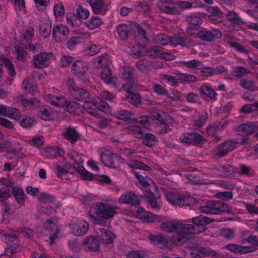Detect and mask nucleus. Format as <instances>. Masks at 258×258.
I'll list each match as a JSON object with an SVG mask.
<instances>
[{"instance_id": "1", "label": "nucleus", "mask_w": 258, "mask_h": 258, "mask_svg": "<svg viewBox=\"0 0 258 258\" xmlns=\"http://www.w3.org/2000/svg\"><path fill=\"white\" fill-rule=\"evenodd\" d=\"M93 209L95 215L90 214V216L93 220V223L97 225H104L105 224L104 220L111 219L117 214V207L108 203H98Z\"/></svg>"}, {"instance_id": "2", "label": "nucleus", "mask_w": 258, "mask_h": 258, "mask_svg": "<svg viewBox=\"0 0 258 258\" xmlns=\"http://www.w3.org/2000/svg\"><path fill=\"white\" fill-rule=\"evenodd\" d=\"M183 251L189 258H203L209 256L216 257L220 255L218 251L208 248L201 247L197 243L191 242L187 244Z\"/></svg>"}, {"instance_id": "3", "label": "nucleus", "mask_w": 258, "mask_h": 258, "mask_svg": "<svg viewBox=\"0 0 258 258\" xmlns=\"http://www.w3.org/2000/svg\"><path fill=\"white\" fill-rule=\"evenodd\" d=\"M120 72L121 77L127 82L123 86V89L125 91H131L132 88H136L138 84L136 82L135 71L133 68L124 66L120 68Z\"/></svg>"}, {"instance_id": "4", "label": "nucleus", "mask_w": 258, "mask_h": 258, "mask_svg": "<svg viewBox=\"0 0 258 258\" xmlns=\"http://www.w3.org/2000/svg\"><path fill=\"white\" fill-rule=\"evenodd\" d=\"M82 107L90 114L97 116L99 111H104L109 106L106 102L99 99L93 101H85Z\"/></svg>"}, {"instance_id": "5", "label": "nucleus", "mask_w": 258, "mask_h": 258, "mask_svg": "<svg viewBox=\"0 0 258 258\" xmlns=\"http://www.w3.org/2000/svg\"><path fill=\"white\" fill-rule=\"evenodd\" d=\"M196 229L195 226L178 222V243H184L189 239L190 235L201 232Z\"/></svg>"}, {"instance_id": "6", "label": "nucleus", "mask_w": 258, "mask_h": 258, "mask_svg": "<svg viewBox=\"0 0 258 258\" xmlns=\"http://www.w3.org/2000/svg\"><path fill=\"white\" fill-rule=\"evenodd\" d=\"M101 161L106 166L117 168L123 162V159L116 154L109 151L103 152L100 155Z\"/></svg>"}, {"instance_id": "7", "label": "nucleus", "mask_w": 258, "mask_h": 258, "mask_svg": "<svg viewBox=\"0 0 258 258\" xmlns=\"http://www.w3.org/2000/svg\"><path fill=\"white\" fill-rule=\"evenodd\" d=\"M124 155L130 160L128 165L132 168H136L137 169H142L145 171H149L151 167L144 163L140 162L137 160H134L137 158V153L132 149L126 148L123 151Z\"/></svg>"}, {"instance_id": "8", "label": "nucleus", "mask_w": 258, "mask_h": 258, "mask_svg": "<svg viewBox=\"0 0 258 258\" xmlns=\"http://www.w3.org/2000/svg\"><path fill=\"white\" fill-rule=\"evenodd\" d=\"M52 53L45 52L33 55L31 60V64L36 69L45 68L50 64V57Z\"/></svg>"}, {"instance_id": "9", "label": "nucleus", "mask_w": 258, "mask_h": 258, "mask_svg": "<svg viewBox=\"0 0 258 258\" xmlns=\"http://www.w3.org/2000/svg\"><path fill=\"white\" fill-rule=\"evenodd\" d=\"M95 231L98 240L105 245L112 243L115 238V234L108 229L96 227Z\"/></svg>"}, {"instance_id": "10", "label": "nucleus", "mask_w": 258, "mask_h": 258, "mask_svg": "<svg viewBox=\"0 0 258 258\" xmlns=\"http://www.w3.org/2000/svg\"><path fill=\"white\" fill-rule=\"evenodd\" d=\"M69 30L63 25H54L52 28V37L57 42H61L68 38Z\"/></svg>"}, {"instance_id": "11", "label": "nucleus", "mask_w": 258, "mask_h": 258, "mask_svg": "<svg viewBox=\"0 0 258 258\" xmlns=\"http://www.w3.org/2000/svg\"><path fill=\"white\" fill-rule=\"evenodd\" d=\"M71 232L77 236H82L87 232L89 224L84 220H77L70 224Z\"/></svg>"}, {"instance_id": "12", "label": "nucleus", "mask_w": 258, "mask_h": 258, "mask_svg": "<svg viewBox=\"0 0 258 258\" xmlns=\"http://www.w3.org/2000/svg\"><path fill=\"white\" fill-rule=\"evenodd\" d=\"M44 227L46 230L54 232L53 235H50L49 236L51 243H52L54 240L57 238L58 234L59 233V229L57 218L55 217H53L47 220L44 224Z\"/></svg>"}, {"instance_id": "13", "label": "nucleus", "mask_w": 258, "mask_h": 258, "mask_svg": "<svg viewBox=\"0 0 258 258\" xmlns=\"http://www.w3.org/2000/svg\"><path fill=\"white\" fill-rule=\"evenodd\" d=\"M157 6L161 12L167 14H174L177 11V4L171 0L159 1Z\"/></svg>"}, {"instance_id": "14", "label": "nucleus", "mask_w": 258, "mask_h": 258, "mask_svg": "<svg viewBox=\"0 0 258 258\" xmlns=\"http://www.w3.org/2000/svg\"><path fill=\"white\" fill-rule=\"evenodd\" d=\"M82 246L87 251H98L99 250V240L94 236H89L86 238L82 242Z\"/></svg>"}, {"instance_id": "15", "label": "nucleus", "mask_w": 258, "mask_h": 258, "mask_svg": "<svg viewBox=\"0 0 258 258\" xmlns=\"http://www.w3.org/2000/svg\"><path fill=\"white\" fill-rule=\"evenodd\" d=\"M120 204H130L137 206L140 205L138 197L133 191H128L122 195L118 199Z\"/></svg>"}, {"instance_id": "16", "label": "nucleus", "mask_w": 258, "mask_h": 258, "mask_svg": "<svg viewBox=\"0 0 258 258\" xmlns=\"http://www.w3.org/2000/svg\"><path fill=\"white\" fill-rule=\"evenodd\" d=\"M95 14H105L108 10V6L103 0H87Z\"/></svg>"}, {"instance_id": "17", "label": "nucleus", "mask_w": 258, "mask_h": 258, "mask_svg": "<svg viewBox=\"0 0 258 258\" xmlns=\"http://www.w3.org/2000/svg\"><path fill=\"white\" fill-rule=\"evenodd\" d=\"M0 115L6 116L15 120L20 119V112L17 109L0 105Z\"/></svg>"}, {"instance_id": "18", "label": "nucleus", "mask_w": 258, "mask_h": 258, "mask_svg": "<svg viewBox=\"0 0 258 258\" xmlns=\"http://www.w3.org/2000/svg\"><path fill=\"white\" fill-rule=\"evenodd\" d=\"M198 37L204 41H212L216 38H220L222 37V33L216 30H213L212 32L202 30L198 33Z\"/></svg>"}, {"instance_id": "19", "label": "nucleus", "mask_w": 258, "mask_h": 258, "mask_svg": "<svg viewBox=\"0 0 258 258\" xmlns=\"http://www.w3.org/2000/svg\"><path fill=\"white\" fill-rule=\"evenodd\" d=\"M72 71L74 75L81 78L86 75L88 67L84 62L81 61H76L73 64Z\"/></svg>"}, {"instance_id": "20", "label": "nucleus", "mask_w": 258, "mask_h": 258, "mask_svg": "<svg viewBox=\"0 0 258 258\" xmlns=\"http://www.w3.org/2000/svg\"><path fill=\"white\" fill-rule=\"evenodd\" d=\"M225 248L229 251L238 254H244L247 252H252L254 250L253 247L250 246H242L234 244H229L225 246Z\"/></svg>"}, {"instance_id": "21", "label": "nucleus", "mask_w": 258, "mask_h": 258, "mask_svg": "<svg viewBox=\"0 0 258 258\" xmlns=\"http://www.w3.org/2000/svg\"><path fill=\"white\" fill-rule=\"evenodd\" d=\"M160 228L166 233H176L177 232V221L175 220H167L160 224Z\"/></svg>"}, {"instance_id": "22", "label": "nucleus", "mask_w": 258, "mask_h": 258, "mask_svg": "<svg viewBox=\"0 0 258 258\" xmlns=\"http://www.w3.org/2000/svg\"><path fill=\"white\" fill-rule=\"evenodd\" d=\"M236 143L232 141H227L221 144L218 148L217 155L222 157L228 153L233 151L236 147Z\"/></svg>"}, {"instance_id": "23", "label": "nucleus", "mask_w": 258, "mask_h": 258, "mask_svg": "<svg viewBox=\"0 0 258 258\" xmlns=\"http://www.w3.org/2000/svg\"><path fill=\"white\" fill-rule=\"evenodd\" d=\"M154 40L156 43L162 45H165L169 43L176 45L177 44V38L176 37L169 38L167 35L164 34H159L154 37Z\"/></svg>"}, {"instance_id": "24", "label": "nucleus", "mask_w": 258, "mask_h": 258, "mask_svg": "<svg viewBox=\"0 0 258 258\" xmlns=\"http://www.w3.org/2000/svg\"><path fill=\"white\" fill-rule=\"evenodd\" d=\"M63 136L66 139L70 141L72 144L80 139V134L74 127H72L65 128Z\"/></svg>"}, {"instance_id": "25", "label": "nucleus", "mask_w": 258, "mask_h": 258, "mask_svg": "<svg viewBox=\"0 0 258 258\" xmlns=\"http://www.w3.org/2000/svg\"><path fill=\"white\" fill-rule=\"evenodd\" d=\"M70 94L75 99L79 100H86L90 96L88 91L78 86L75 89H73Z\"/></svg>"}, {"instance_id": "26", "label": "nucleus", "mask_w": 258, "mask_h": 258, "mask_svg": "<svg viewBox=\"0 0 258 258\" xmlns=\"http://www.w3.org/2000/svg\"><path fill=\"white\" fill-rule=\"evenodd\" d=\"M100 77L104 82L108 84H114L117 78L112 76L111 71L108 68H104L101 71Z\"/></svg>"}, {"instance_id": "27", "label": "nucleus", "mask_w": 258, "mask_h": 258, "mask_svg": "<svg viewBox=\"0 0 258 258\" xmlns=\"http://www.w3.org/2000/svg\"><path fill=\"white\" fill-rule=\"evenodd\" d=\"M213 221L221 222V220H215L203 215H200L199 216L194 217L191 219V222L194 224H195L196 226H204Z\"/></svg>"}, {"instance_id": "28", "label": "nucleus", "mask_w": 258, "mask_h": 258, "mask_svg": "<svg viewBox=\"0 0 258 258\" xmlns=\"http://www.w3.org/2000/svg\"><path fill=\"white\" fill-rule=\"evenodd\" d=\"M216 169L219 171L221 175H229L236 173V169L228 164H219L216 166Z\"/></svg>"}, {"instance_id": "29", "label": "nucleus", "mask_w": 258, "mask_h": 258, "mask_svg": "<svg viewBox=\"0 0 258 258\" xmlns=\"http://www.w3.org/2000/svg\"><path fill=\"white\" fill-rule=\"evenodd\" d=\"M135 38L140 44L145 45L148 42L145 31L140 26L136 27Z\"/></svg>"}, {"instance_id": "30", "label": "nucleus", "mask_w": 258, "mask_h": 258, "mask_svg": "<svg viewBox=\"0 0 258 258\" xmlns=\"http://www.w3.org/2000/svg\"><path fill=\"white\" fill-rule=\"evenodd\" d=\"M12 193L16 201L20 205H23L26 201V195L22 189L17 187H13Z\"/></svg>"}, {"instance_id": "31", "label": "nucleus", "mask_w": 258, "mask_h": 258, "mask_svg": "<svg viewBox=\"0 0 258 258\" xmlns=\"http://www.w3.org/2000/svg\"><path fill=\"white\" fill-rule=\"evenodd\" d=\"M226 17L229 22L235 24H245L246 25L248 24L243 21V20L240 17H239L238 14L234 11L228 12L226 14ZM250 23H251L249 24Z\"/></svg>"}, {"instance_id": "32", "label": "nucleus", "mask_w": 258, "mask_h": 258, "mask_svg": "<svg viewBox=\"0 0 258 258\" xmlns=\"http://www.w3.org/2000/svg\"><path fill=\"white\" fill-rule=\"evenodd\" d=\"M103 23V20L98 16H93L86 22V26L93 30L101 26Z\"/></svg>"}, {"instance_id": "33", "label": "nucleus", "mask_w": 258, "mask_h": 258, "mask_svg": "<svg viewBox=\"0 0 258 258\" xmlns=\"http://www.w3.org/2000/svg\"><path fill=\"white\" fill-rule=\"evenodd\" d=\"M256 129V126L253 124L245 123L240 125L237 127V131L242 135H248L252 134Z\"/></svg>"}, {"instance_id": "34", "label": "nucleus", "mask_w": 258, "mask_h": 258, "mask_svg": "<svg viewBox=\"0 0 258 258\" xmlns=\"http://www.w3.org/2000/svg\"><path fill=\"white\" fill-rule=\"evenodd\" d=\"M136 88H132L131 91H126L128 93L126 98L127 101L134 105H138L141 103V97L138 93H135Z\"/></svg>"}, {"instance_id": "35", "label": "nucleus", "mask_w": 258, "mask_h": 258, "mask_svg": "<svg viewBox=\"0 0 258 258\" xmlns=\"http://www.w3.org/2000/svg\"><path fill=\"white\" fill-rule=\"evenodd\" d=\"M22 86L26 94H33L36 91V85L30 79H25L23 82Z\"/></svg>"}, {"instance_id": "36", "label": "nucleus", "mask_w": 258, "mask_h": 258, "mask_svg": "<svg viewBox=\"0 0 258 258\" xmlns=\"http://www.w3.org/2000/svg\"><path fill=\"white\" fill-rule=\"evenodd\" d=\"M67 111L70 113L76 114L79 113V110L82 106L76 101H65L64 107Z\"/></svg>"}, {"instance_id": "37", "label": "nucleus", "mask_w": 258, "mask_h": 258, "mask_svg": "<svg viewBox=\"0 0 258 258\" xmlns=\"http://www.w3.org/2000/svg\"><path fill=\"white\" fill-rule=\"evenodd\" d=\"M49 102L53 105L57 107H64L65 105V98L62 96L50 95L48 97Z\"/></svg>"}, {"instance_id": "38", "label": "nucleus", "mask_w": 258, "mask_h": 258, "mask_svg": "<svg viewBox=\"0 0 258 258\" xmlns=\"http://www.w3.org/2000/svg\"><path fill=\"white\" fill-rule=\"evenodd\" d=\"M148 238L154 244H160L162 245H165L167 244V240L162 234H150L149 235Z\"/></svg>"}, {"instance_id": "39", "label": "nucleus", "mask_w": 258, "mask_h": 258, "mask_svg": "<svg viewBox=\"0 0 258 258\" xmlns=\"http://www.w3.org/2000/svg\"><path fill=\"white\" fill-rule=\"evenodd\" d=\"M202 212L205 214H215V201H210L200 208Z\"/></svg>"}, {"instance_id": "40", "label": "nucleus", "mask_w": 258, "mask_h": 258, "mask_svg": "<svg viewBox=\"0 0 258 258\" xmlns=\"http://www.w3.org/2000/svg\"><path fill=\"white\" fill-rule=\"evenodd\" d=\"M178 81L183 84L191 83L197 81V78L195 76L188 74L178 73Z\"/></svg>"}, {"instance_id": "41", "label": "nucleus", "mask_w": 258, "mask_h": 258, "mask_svg": "<svg viewBox=\"0 0 258 258\" xmlns=\"http://www.w3.org/2000/svg\"><path fill=\"white\" fill-rule=\"evenodd\" d=\"M117 33L122 40H125L128 37V29L126 25L122 24L119 25L116 28Z\"/></svg>"}, {"instance_id": "42", "label": "nucleus", "mask_w": 258, "mask_h": 258, "mask_svg": "<svg viewBox=\"0 0 258 258\" xmlns=\"http://www.w3.org/2000/svg\"><path fill=\"white\" fill-rule=\"evenodd\" d=\"M143 143L145 146L149 147H152L157 142L156 137L153 134H145L142 140Z\"/></svg>"}, {"instance_id": "43", "label": "nucleus", "mask_w": 258, "mask_h": 258, "mask_svg": "<svg viewBox=\"0 0 258 258\" xmlns=\"http://www.w3.org/2000/svg\"><path fill=\"white\" fill-rule=\"evenodd\" d=\"M250 73V71L246 68L241 67H236L231 71V75L238 78L243 77Z\"/></svg>"}, {"instance_id": "44", "label": "nucleus", "mask_w": 258, "mask_h": 258, "mask_svg": "<svg viewBox=\"0 0 258 258\" xmlns=\"http://www.w3.org/2000/svg\"><path fill=\"white\" fill-rule=\"evenodd\" d=\"M37 114L42 119L48 120L50 117V109L48 107H40L38 108Z\"/></svg>"}, {"instance_id": "45", "label": "nucleus", "mask_w": 258, "mask_h": 258, "mask_svg": "<svg viewBox=\"0 0 258 258\" xmlns=\"http://www.w3.org/2000/svg\"><path fill=\"white\" fill-rule=\"evenodd\" d=\"M215 214H218L220 212L229 213L231 211V208L225 203L220 201H215Z\"/></svg>"}, {"instance_id": "46", "label": "nucleus", "mask_w": 258, "mask_h": 258, "mask_svg": "<svg viewBox=\"0 0 258 258\" xmlns=\"http://www.w3.org/2000/svg\"><path fill=\"white\" fill-rule=\"evenodd\" d=\"M108 57L107 53H105L101 56L98 57L95 61V66L96 68H99L107 65Z\"/></svg>"}, {"instance_id": "47", "label": "nucleus", "mask_w": 258, "mask_h": 258, "mask_svg": "<svg viewBox=\"0 0 258 258\" xmlns=\"http://www.w3.org/2000/svg\"><path fill=\"white\" fill-rule=\"evenodd\" d=\"M200 92L211 99H215L216 96V93L213 89L208 86H201Z\"/></svg>"}, {"instance_id": "48", "label": "nucleus", "mask_w": 258, "mask_h": 258, "mask_svg": "<svg viewBox=\"0 0 258 258\" xmlns=\"http://www.w3.org/2000/svg\"><path fill=\"white\" fill-rule=\"evenodd\" d=\"M69 166H70V164H66V167H62L61 166L57 165L56 166L57 177L62 179L63 180H68L69 178L66 177V175L68 173Z\"/></svg>"}, {"instance_id": "49", "label": "nucleus", "mask_w": 258, "mask_h": 258, "mask_svg": "<svg viewBox=\"0 0 258 258\" xmlns=\"http://www.w3.org/2000/svg\"><path fill=\"white\" fill-rule=\"evenodd\" d=\"M9 239L8 241V244L10 247L14 249H18L20 245V241L16 235H8Z\"/></svg>"}, {"instance_id": "50", "label": "nucleus", "mask_w": 258, "mask_h": 258, "mask_svg": "<svg viewBox=\"0 0 258 258\" xmlns=\"http://www.w3.org/2000/svg\"><path fill=\"white\" fill-rule=\"evenodd\" d=\"M51 29V27L49 23H42L39 26L40 33L44 38H47L50 35Z\"/></svg>"}, {"instance_id": "51", "label": "nucleus", "mask_w": 258, "mask_h": 258, "mask_svg": "<svg viewBox=\"0 0 258 258\" xmlns=\"http://www.w3.org/2000/svg\"><path fill=\"white\" fill-rule=\"evenodd\" d=\"M258 109V101L253 104H248L242 106L239 111L241 113H251Z\"/></svg>"}, {"instance_id": "52", "label": "nucleus", "mask_w": 258, "mask_h": 258, "mask_svg": "<svg viewBox=\"0 0 258 258\" xmlns=\"http://www.w3.org/2000/svg\"><path fill=\"white\" fill-rule=\"evenodd\" d=\"M144 45L139 44L135 46H134L131 51V53L134 55H136L138 57L143 56L145 53Z\"/></svg>"}, {"instance_id": "53", "label": "nucleus", "mask_w": 258, "mask_h": 258, "mask_svg": "<svg viewBox=\"0 0 258 258\" xmlns=\"http://www.w3.org/2000/svg\"><path fill=\"white\" fill-rule=\"evenodd\" d=\"M208 119V114L206 112H203L200 115L198 119L195 121V126L201 127L204 126Z\"/></svg>"}, {"instance_id": "54", "label": "nucleus", "mask_w": 258, "mask_h": 258, "mask_svg": "<svg viewBox=\"0 0 258 258\" xmlns=\"http://www.w3.org/2000/svg\"><path fill=\"white\" fill-rule=\"evenodd\" d=\"M18 100L21 102L22 105L24 107H30L33 106L34 104L38 102V100L36 98L27 99L23 98L22 96H20L18 98Z\"/></svg>"}, {"instance_id": "55", "label": "nucleus", "mask_w": 258, "mask_h": 258, "mask_svg": "<svg viewBox=\"0 0 258 258\" xmlns=\"http://www.w3.org/2000/svg\"><path fill=\"white\" fill-rule=\"evenodd\" d=\"M10 188L3 187L0 188V202H4L11 197Z\"/></svg>"}, {"instance_id": "56", "label": "nucleus", "mask_w": 258, "mask_h": 258, "mask_svg": "<svg viewBox=\"0 0 258 258\" xmlns=\"http://www.w3.org/2000/svg\"><path fill=\"white\" fill-rule=\"evenodd\" d=\"M76 14L81 19H86L89 16V11L79 5L76 9Z\"/></svg>"}, {"instance_id": "57", "label": "nucleus", "mask_w": 258, "mask_h": 258, "mask_svg": "<svg viewBox=\"0 0 258 258\" xmlns=\"http://www.w3.org/2000/svg\"><path fill=\"white\" fill-rule=\"evenodd\" d=\"M133 114L128 111L121 110L116 112V116L120 119L129 120L132 118Z\"/></svg>"}, {"instance_id": "58", "label": "nucleus", "mask_w": 258, "mask_h": 258, "mask_svg": "<svg viewBox=\"0 0 258 258\" xmlns=\"http://www.w3.org/2000/svg\"><path fill=\"white\" fill-rule=\"evenodd\" d=\"M162 49L160 46L155 45L150 48L147 52L148 55L153 57H156L161 53Z\"/></svg>"}, {"instance_id": "59", "label": "nucleus", "mask_w": 258, "mask_h": 258, "mask_svg": "<svg viewBox=\"0 0 258 258\" xmlns=\"http://www.w3.org/2000/svg\"><path fill=\"white\" fill-rule=\"evenodd\" d=\"M3 63L4 66L6 67L9 75L11 76H15L16 73L14 66L11 61L9 59L5 58L3 61Z\"/></svg>"}, {"instance_id": "60", "label": "nucleus", "mask_w": 258, "mask_h": 258, "mask_svg": "<svg viewBox=\"0 0 258 258\" xmlns=\"http://www.w3.org/2000/svg\"><path fill=\"white\" fill-rule=\"evenodd\" d=\"M127 258H149L148 256L142 251H132L126 254Z\"/></svg>"}, {"instance_id": "61", "label": "nucleus", "mask_w": 258, "mask_h": 258, "mask_svg": "<svg viewBox=\"0 0 258 258\" xmlns=\"http://www.w3.org/2000/svg\"><path fill=\"white\" fill-rule=\"evenodd\" d=\"M255 83L250 80L242 79L240 80V86L245 89H252L255 87Z\"/></svg>"}, {"instance_id": "62", "label": "nucleus", "mask_w": 258, "mask_h": 258, "mask_svg": "<svg viewBox=\"0 0 258 258\" xmlns=\"http://www.w3.org/2000/svg\"><path fill=\"white\" fill-rule=\"evenodd\" d=\"M180 63L190 69H195L202 66V62L198 59H193L188 61H183L180 62Z\"/></svg>"}, {"instance_id": "63", "label": "nucleus", "mask_w": 258, "mask_h": 258, "mask_svg": "<svg viewBox=\"0 0 258 258\" xmlns=\"http://www.w3.org/2000/svg\"><path fill=\"white\" fill-rule=\"evenodd\" d=\"M54 198L45 193H41L38 198V200L41 203H50L54 201Z\"/></svg>"}, {"instance_id": "64", "label": "nucleus", "mask_w": 258, "mask_h": 258, "mask_svg": "<svg viewBox=\"0 0 258 258\" xmlns=\"http://www.w3.org/2000/svg\"><path fill=\"white\" fill-rule=\"evenodd\" d=\"M20 123L23 127L28 128L31 127L35 121L32 118L25 116L21 120Z\"/></svg>"}]
</instances>
